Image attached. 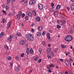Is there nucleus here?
<instances>
[{
    "mask_svg": "<svg viewBox=\"0 0 74 74\" xmlns=\"http://www.w3.org/2000/svg\"><path fill=\"white\" fill-rule=\"evenodd\" d=\"M42 44H43V45H45V41H43Z\"/></svg>",
    "mask_w": 74,
    "mask_h": 74,
    "instance_id": "obj_53",
    "label": "nucleus"
},
{
    "mask_svg": "<svg viewBox=\"0 0 74 74\" xmlns=\"http://www.w3.org/2000/svg\"><path fill=\"white\" fill-rule=\"evenodd\" d=\"M72 39L73 38L71 36L68 35L65 37L64 40L66 41H70L72 40Z\"/></svg>",
    "mask_w": 74,
    "mask_h": 74,
    "instance_id": "obj_2",
    "label": "nucleus"
},
{
    "mask_svg": "<svg viewBox=\"0 0 74 74\" xmlns=\"http://www.w3.org/2000/svg\"><path fill=\"white\" fill-rule=\"evenodd\" d=\"M51 50V48H49L47 51V53L48 54L49 53V52H50Z\"/></svg>",
    "mask_w": 74,
    "mask_h": 74,
    "instance_id": "obj_18",
    "label": "nucleus"
},
{
    "mask_svg": "<svg viewBox=\"0 0 74 74\" xmlns=\"http://www.w3.org/2000/svg\"><path fill=\"white\" fill-rule=\"evenodd\" d=\"M36 19L37 21H38V22H40V21H41V18L38 17H36Z\"/></svg>",
    "mask_w": 74,
    "mask_h": 74,
    "instance_id": "obj_12",
    "label": "nucleus"
},
{
    "mask_svg": "<svg viewBox=\"0 0 74 74\" xmlns=\"http://www.w3.org/2000/svg\"><path fill=\"white\" fill-rule=\"evenodd\" d=\"M34 23H32L31 25L32 26H34Z\"/></svg>",
    "mask_w": 74,
    "mask_h": 74,
    "instance_id": "obj_63",
    "label": "nucleus"
},
{
    "mask_svg": "<svg viewBox=\"0 0 74 74\" xmlns=\"http://www.w3.org/2000/svg\"><path fill=\"white\" fill-rule=\"evenodd\" d=\"M28 2L27 1H25L24 2V3L23 4V5H27V3Z\"/></svg>",
    "mask_w": 74,
    "mask_h": 74,
    "instance_id": "obj_21",
    "label": "nucleus"
},
{
    "mask_svg": "<svg viewBox=\"0 0 74 74\" xmlns=\"http://www.w3.org/2000/svg\"><path fill=\"white\" fill-rule=\"evenodd\" d=\"M30 53L31 54H33L34 52H33V50L32 49H30Z\"/></svg>",
    "mask_w": 74,
    "mask_h": 74,
    "instance_id": "obj_24",
    "label": "nucleus"
},
{
    "mask_svg": "<svg viewBox=\"0 0 74 74\" xmlns=\"http://www.w3.org/2000/svg\"><path fill=\"white\" fill-rule=\"evenodd\" d=\"M27 14L28 15L30 16V17H32V14L31 12H30L29 11H27Z\"/></svg>",
    "mask_w": 74,
    "mask_h": 74,
    "instance_id": "obj_8",
    "label": "nucleus"
},
{
    "mask_svg": "<svg viewBox=\"0 0 74 74\" xmlns=\"http://www.w3.org/2000/svg\"><path fill=\"white\" fill-rule=\"evenodd\" d=\"M49 32L50 33H52V31L51 30H49Z\"/></svg>",
    "mask_w": 74,
    "mask_h": 74,
    "instance_id": "obj_52",
    "label": "nucleus"
},
{
    "mask_svg": "<svg viewBox=\"0 0 74 74\" xmlns=\"http://www.w3.org/2000/svg\"><path fill=\"white\" fill-rule=\"evenodd\" d=\"M66 8L67 9V10H68V11H70V8L69 7H67Z\"/></svg>",
    "mask_w": 74,
    "mask_h": 74,
    "instance_id": "obj_43",
    "label": "nucleus"
},
{
    "mask_svg": "<svg viewBox=\"0 0 74 74\" xmlns=\"http://www.w3.org/2000/svg\"><path fill=\"white\" fill-rule=\"evenodd\" d=\"M32 13L33 14V15H34L35 16H36L37 14L36 13V11H35V10H33Z\"/></svg>",
    "mask_w": 74,
    "mask_h": 74,
    "instance_id": "obj_16",
    "label": "nucleus"
},
{
    "mask_svg": "<svg viewBox=\"0 0 74 74\" xmlns=\"http://www.w3.org/2000/svg\"><path fill=\"white\" fill-rule=\"evenodd\" d=\"M38 63H40V62H41V59H40L38 61Z\"/></svg>",
    "mask_w": 74,
    "mask_h": 74,
    "instance_id": "obj_46",
    "label": "nucleus"
},
{
    "mask_svg": "<svg viewBox=\"0 0 74 74\" xmlns=\"http://www.w3.org/2000/svg\"><path fill=\"white\" fill-rule=\"evenodd\" d=\"M39 52L40 53H42V49H39Z\"/></svg>",
    "mask_w": 74,
    "mask_h": 74,
    "instance_id": "obj_30",
    "label": "nucleus"
},
{
    "mask_svg": "<svg viewBox=\"0 0 74 74\" xmlns=\"http://www.w3.org/2000/svg\"><path fill=\"white\" fill-rule=\"evenodd\" d=\"M31 31H32V32H34V29H31Z\"/></svg>",
    "mask_w": 74,
    "mask_h": 74,
    "instance_id": "obj_57",
    "label": "nucleus"
},
{
    "mask_svg": "<svg viewBox=\"0 0 74 74\" xmlns=\"http://www.w3.org/2000/svg\"><path fill=\"white\" fill-rule=\"evenodd\" d=\"M48 71L49 73H51V69H49L48 70Z\"/></svg>",
    "mask_w": 74,
    "mask_h": 74,
    "instance_id": "obj_55",
    "label": "nucleus"
},
{
    "mask_svg": "<svg viewBox=\"0 0 74 74\" xmlns=\"http://www.w3.org/2000/svg\"><path fill=\"white\" fill-rule=\"evenodd\" d=\"M60 61H61V62H63V59H60Z\"/></svg>",
    "mask_w": 74,
    "mask_h": 74,
    "instance_id": "obj_64",
    "label": "nucleus"
},
{
    "mask_svg": "<svg viewBox=\"0 0 74 74\" xmlns=\"http://www.w3.org/2000/svg\"><path fill=\"white\" fill-rule=\"evenodd\" d=\"M65 63L66 66H69V62H68V61L67 60H65Z\"/></svg>",
    "mask_w": 74,
    "mask_h": 74,
    "instance_id": "obj_17",
    "label": "nucleus"
},
{
    "mask_svg": "<svg viewBox=\"0 0 74 74\" xmlns=\"http://www.w3.org/2000/svg\"><path fill=\"white\" fill-rule=\"evenodd\" d=\"M58 50H59V49H58V48H57L56 49L54 50V52H55L56 53L58 51Z\"/></svg>",
    "mask_w": 74,
    "mask_h": 74,
    "instance_id": "obj_29",
    "label": "nucleus"
},
{
    "mask_svg": "<svg viewBox=\"0 0 74 74\" xmlns=\"http://www.w3.org/2000/svg\"><path fill=\"white\" fill-rule=\"evenodd\" d=\"M58 10H55L54 11H53V12H58Z\"/></svg>",
    "mask_w": 74,
    "mask_h": 74,
    "instance_id": "obj_54",
    "label": "nucleus"
},
{
    "mask_svg": "<svg viewBox=\"0 0 74 74\" xmlns=\"http://www.w3.org/2000/svg\"><path fill=\"white\" fill-rule=\"evenodd\" d=\"M57 22H58V24L60 25H63L66 23V21L64 20H63L62 21L59 20V21H57Z\"/></svg>",
    "mask_w": 74,
    "mask_h": 74,
    "instance_id": "obj_3",
    "label": "nucleus"
},
{
    "mask_svg": "<svg viewBox=\"0 0 74 74\" xmlns=\"http://www.w3.org/2000/svg\"><path fill=\"white\" fill-rule=\"evenodd\" d=\"M38 8L39 10H41L43 9V6L41 4H39L38 5Z\"/></svg>",
    "mask_w": 74,
    "mask_h": 74,
    "instance_id": "obj_4",
    "label": "nucleus"
},
{
    "mask_svg": "<svg viewBox=\"0 0 74 74\" xmlns=\"http://www.w3.org/2000/svg\"><path fill=\"white\" fill-rule=\"evenodd\" d=\"M9 37H10L7 40H8V41H9L11 42L12 41L11 40V38H13L14 36H12V35H10Z\"/></svg>",
    "mask_w": 74,
    "mask_h": 74,
    "instance_id": "obj_6",
    "label": "nucleus"
},
{
    "mask_svg": "<svg viewBox=\"0 0 74 74\" xmlns=\"http://www.w3.org/2000/svg\"><path fill=\"white\" fill-rule=\"evenodd\" d=\"M51 5L52 7H53V6H54V4H53V3H51Z\"/></svg>",
    "mask_w": 74,
    "mask_h": 74,
    "instance_id": "obj_50",
    "label": "nucleus"
},
{
    "mask_svg": "<svg viewBox=\"0 0 74 74\" xmlns=\"http://www.w3.org/2000/svg\"><path fill=\"white\" fill-rule=\"evenodd\" d=\"M57 29H60V28H61V26L59 25H58L57 26Z\"/></svg>",
    "mask_w": 74,
    "mask_h": 74,
    "instance_id": "obj_34",
    "label": "nucleus"
},
{
    "mask_svg": "<svg viewBox=\"0 0 74 74\" xmlns=\"http://www.w3.org/2000/svg\"><path fill=\"white\" fill-rule=\"evenodd\" d=\"M16 35L18 37H21V32H17L16 33Z\"/></svg>",
    "mask_w": 74,
    "mask_h": 74,
    "instance_id": "obj_13",
    "label": "nucleus"
},
{
    "mask_svg": "<svg viewBox=\"0 0 74 74\" xmlns=\"http://www.w3.org/2000/svg\"><path fill=\"white\" fill-rule=\"evenodd\" d=\"M20 26H24V24L23 23H21L20 24Z\"/></svg>",
    "mask_w": 74,
    "mask_h": 74,
    "instance_id": "obj_36",
    "label": "nucleus"
},
{
    "mask_svg": "<svg viewBox=\"0 0 74 74\" xmlns=\"http://www.w3.org/2000/svg\"><path fill=\"white\" fill-rule=\"evenodd\" d=\"M47 38L49 40H50V41H51V40H52L50 39L51 38V36H50V34H47Z\"/></svg>",
    "mask_w": 74,
    "mask_h": 74,
    "instance_id": "obj_10",
    "label": "nucleus"
},
{
    "mask_svg": "<svg viewBox=\"0 0 74 74\" xmlns=\"http://www.w3.org/2000/svg\"><path fill=\"white\" fill-rule=\"evenodd\" d=\"M25 1V0H21V3H23Z\"/></svg>",
    "mask_w": 74,
    "mask_h": 74,
    "instance_id": "obj_58",
    "label": "nucleus"
},
{
    "mask_svg": "<svg viewBox=\"0 0 74 74\" xmlns=\"http://www.w3.org/2000/svg\"><path fill=\"white\" fill-rule=\"evenodd\" d=\"M7 2L8 3H11V0H7Z\"/></svg>",
    "mask_w": 74,
    "mask_h": 74,
    "instance_id": "obj_42",
    "label": "nucleus"
},
{
    "mask_svg": "<svg viewBox=\"0 0 74 74\" xmlns=\"http://www.w3.org/2000/svg\"><path fill=\"white\" fill-rule=\"evenodd\" d=\"M65 74H68V72H65Z\"/></svg>",
    "mask_w": 74,
    "mask_h": 74,
    "instance_id": "obj_61",
    "label": "nucleus"
},
{
    "mask_svg": "<svg viewBox=\"0 0 74 74\" xmlns=\"http://www.w3.org/2000/svg\"><path fill=\"white\" fill-rule=\"evenodd\" d=\"M20 18V15H19V14H18L16 15V18L17 19V20H18V19H19Z\"/></svg>",
    "mask_w": 74,
    "mask_h": 74,
    "instance_id": "obj_19",
    "label": "nucleus"
},
{
    "mask_svg": "<svg viewBox=\"0 0 74 74\" xmlns=\"http://www.w3.org/2000/svg\"><path fill=\"white\" fill-rule=\"evenodd\" d=\"M7 60H11V57L10 56L7 58Z\"/></svg>",
    "mask_w": 74,
    "mask_h": 74,
    "instance_id": "obj_25",
    "label": "nucleus"
},
{
    "mask_svg": "<svg viewBox=\"0 0 74 74\" xmlns=\"http://www.w3.org/2000/svg\"><path fill=\"white\" fill-rule=\"evenodd\" d=\"M26 43V42H25V41L23 40H22L20 42V45H24Z\"/></svg>",
    "mask_w": 74,
    "mask_h": 74,
    "instance_id": "obj_9",
    "label": "nucleus"
},
{
    "mask_svg": "<svg viewBox=\"0 0 74 74\" xmlns=\"http://www.w3.org/2000/svg\"><path fill=\"white\" fill-rule=\"evenodd\" d=\"M22 14V12H20L18 13L19 15H21Z\"/></svg>",
    "mask_w": 74,
    "mask_h": 74,
    "instance_id": "obj_47",
    "label": "nucleus"
},
{
    "mask_svg": "<svg viewBox=\"0 0 74 74\" xmlns=\"http://www.w3.org/2000/svg\"><path fill=\"white\" fill-rule=\"evenodd\" d=\"M26 37L29 41H34V40L33 36L30 34H28L26 35Z\"/></svg>",
    "mask_w": 74,
    "mask_h": 74,
    "instance_id": "obj_1",
    "label": "nucleus"
},
{
    "mask_svg": "<svg viewBox=\"0 0 74 74\" xmlns=\"http://www.w3.org/2000/svg\"><path fill=\"white\" fill-rule=\"evenodd\" d=\"M69 60H70V61L71 62H73V59H71V58H70V59H69Z\"/></svg>",
    "mask_w": 74,
    "mask_h": 74,
    "instance_id": "obj_49",
    "label": "nucleus"
},
{
    "mask_svg": "<svg viewBox=\"0 0 74 74\" xmlns=\"http://www.w3.org/2000/svg\"><path fill=\"white\" fill-rule=\"evenodd\" d=\"M37 35L38 36L40 37V36H41V33L40 32H37Z\"/></svg>",
    "mask_w": 74,
    "mask_h": 74,
    "instance_id": "obj_23",
    "label": "nucleus"
},
{
    "mask_svg": "<svg viewBox=\"0 0 74 74\" xmlns=\"http://www.w3.org/2000/svg\"><path fill=\"white\" fill-rule=\"evenodd\" d=\"M50 55L51 56H53L54 55L53 54V52L51 51L50 53Z\"/></svg>",
    "mask_w": 74,
    "mask_h": 74,
    "instance_id": "obj_28",
    "label": "nucleus"
},
{
    "mask_svg": "<svg viewBox=\"0 0 74 74\" xmlns=\"http://www.w3.org/2000/svg\"><path fill=\"white\" fill-rule=\"evenodd\" d=\"M21 16L22 17H25V14L24 13H23L21 15Z\"/></svg>",
    "mask_w": 74,
    "mask_h": 74,
    "instance_id": "obj_38",
    "label": "nucleus"
},
{
    "mask_svg": "<svg viewBox=\"0 0 74 74\" xmlns=\"http://www.w3.org/2000/svg\"><path fill=\"white\" fill-rule=\"evenodd\" d=\"M46 34V32L44 31L42 32V36H44V35H45V34Z\"/></svg>",
    "mask_w": 74,
    "mask_h": 74,
    "instance_id": "obj_33",
    "label": "nucleus"
},
{
    "mask_svg": "<svg viewBox=\"0 0 74 74\" xmlns=\"http://www.w3.org/2000/svg\"><path fill=\"white\" fill-rule=\"evenodd\" d=\"M61 47L62 48H66V46H64L63 45H61Z\"/></svg>",
    "mask_w": 74,
    "mask_h": 74,
    "instance_id": "obj_37",
    "label": "nucleus"
},
{
    "mask_svg": "<svg viewBox=\"0 0 74 74\" xmlns=\"http://www.w3.org/2000/svg\"><path fill=\"white\" fill-rule=\"evenodd\" d=\"M2 22L3 23H4V19H3L2 20Z\"/></svg>",
    "mask_w": 74,
    "mask_h": 74,
    "instance_id": "obj_62",
    "label": "nucleus"
},
{
    "mask_svg": "<svg viewBox=\"0 0 74 74\" xmlns=\"http://www.w3.org/2000/svg\"><path fill=\"white\" fill-rule=\"evenodd\" d=\"M71 8L73 11L74 10V3H73L71 5Z\"/></svg>",
    "mask_w": 74,
    "mask_h": 74,
    "instance_id": "obj_15",
    "label": "nucleus"
},
{
    "mask_svg": "<svg viewBox=\"0 0 74 74\" xmlns=\"http://www.w3.org/2000/svg\"><path fill=\"white\" fill-rule=\"evenodd\" d=\"M37 56H35L34 57V60H35L36 61H37V59H38V58H37Z\"/></svg>",
    "mask_w": 74,
    "mask_h": 74,
    "instance_id": "obj_22",
    "label": "nucleus"
},
{
    "mask_svg": "<svg viewBox=\"0 0 74 74\" xmlns=\"http://www.w3.org/2000/svg\"><path fill=\"white\" fill-rule=\"evenodd\" d=\"M60 7H61L60 5H57L56 7V9L57 10H60Z\"/></svg>",
    "mask_w": 74,
    "mask_h": 74,
    "instance_id": "obj_11",
    "label": "nucleus"
},
{
    "mask_svg": "<svg viewBox=\"0 0 74 74\" xmlns=\"http://www.w3.org/2000/svg\"><path fill=\"white\" fill-rule=\"evenodd\" d=\"M26 53L27 55H29V53H30V51H26Z\"/></svg>",
    "mask_w": 74,
    "mask_h": 74,
    "instance_id": "obj_41",
    "label": "nucleus"
},
{
    "mask_svg": "<svg viewBox=\"0 0 74 74\" xmlns=\"http://www.w3.org/2000/svg\"><path fill=\"white\" fill-rule=\"evenodd\" d=\"M25 18L26 20H28V19H29V18L28 17V16H25Z\"/></svg>",
    "mask_w": 74,
    "mask_h": 74,
    "instance_id": "obj_35",
    "label": "nucleus"
},
{
    "mask_svg": "<svg viewBox=\"0 0 74 74\" xmlns=\"http://www.w3.org/2000/svg\"><path fill=\"white\" fill-rule=\"evenodd\" d=\"M13 64V63L12 62H11L10 63V66L11 67H12V65Z\"/></svg>",
    "mask_w": 74,
    "mask_h": 74,
    "instance_id": "obj_44",
    "label": "nucleus"
},
{
    "mask_svg": "<svg viewBox=\"0 0 74 74\" xmlns=\"http://www.w3.org/2000/svg\"><path fill=\"white\" fill-rule=\"evenodd\" d=\"M38 29L39 30H40V31H41V30H42V29H43V28L42 27V26H40V27H39Z\"/></svg>",
    "mask_w": 74,
    "mask_h": 74,
    "instance_id": "obj_14",
    "label": "nucleus"
},
{
    "mask_svg": "<svg viewBox=\"0 0 74 74\" xmlns=\"http://www.w3.org/2000/svg\"><path fill=\"white\" fill-rule=\"evenodd\" d=\"M4 48L6 49H7V50H8V47L7 45L5 46Z\"/></svg>",
    "mask_w": 74,
    "mask_h": 74,
    "instance_id": "obj_27",
    "label": "nucleus"
},
{
    "mask_svg": "<svg viewBox=\"0 0 74 74\" xmlns=\"http://www.w3.org/2000/svg\"><path fill=\"white\" fill-rule=\"evenodd\" d=\"M5 8L6 10H8L9 8V7L7 5H6L5 6Z\"/></svg>",
    "mask_w": 74,
    "mask_h": 74,
    "instance_id": "obj_32",
    "label": "nucleus"
},
{
    "mask_svg": "<svg viewBox=\"0 0 74 74\" xmlns=\"http://www.w3.org/2000/svg\"><path fill=\"white\" fill-rule=\"evenodd\" d=\"M15 70L16 71L18 72L19 71V69L18 67H17L16 68Z\"/></svg>",
    "mask_w": 74,
    "mask_h": 74,
    "instance_id": "obj_26",
    "label": "nucleus"
},
{
    "mask_svg": "<svg viewBox=\"0 0 74 74\" xmlns=\"http://www.w3.org/2000/svg\"><path fill=\"white\" fill-rule=\"evenodd\" d=\"M50 67H54V65L51 64L50 66Z\"/></svg>",
    "mask_w": 74,
    "mask_h": 74,
    "instance_id": "obj_45",
    "label": "nucleus"
},
{
    "mask_svg": "<svg viewBox=\"0 0 74 74\" xmlns=\"http://www.w3.org/2000/svg\"><path fill=\"white\" fill-rule=\"evenodd\" d=\"M53 12V15H56V14H55V13L56 12Z\"/></svg>",
    "mask_w": 74,
    "mask_h": 74,
    "instance_id": "obj_59",
    "label": "nucleus"
},
{
    "mask_svg": "<svg viewBox=\"0 0 74 74\" xmlns=\"http://www.w3.org/2000/svg\"><path fill=\"white\" fill-rule=\"evenodd\" d=\"M47 57L48 59H51V56H47Z\"/></svg>",
    "mask_w": 74,
    "mask_h": 74,
    "instance_id": "obj_56",
    "label": "nucleus"
},
{
    "mask_svg": "<svg viewBox=\"0 0 74 74\" xmlns=\"http://www.w3.org/2000/svg\"><path fill=\"white\" fill-rule=\"evenodd\" d=\"M2 12H3V13H4V14H5V15H6V12H5V11L3 10L2 11Z\"/></svg>",
    "mask_w": 74,
    "mask_h": 74,
    "instance_id": "obj_40",
    "label": "nucleus"
},
{
    "mask_svg": "<svg viewBox=\"0 0 74 74\" xmlns=\"http://www.w3.org/2000/svg\"><path fill=\"white\" fill-rule=\"evenodd\" d=\"M4 35V33L3 32H2L0 34V37H2Z\"/></svg>",
    "mask_w": 74,
    "mask_h": 74,
    "instance_id": "obj_20",
    "label": "nucleus"
},
{
    "mask_svg": "<svg viewBox=\"0 0 74 74\" xmlns=\"http://www.w3.org/2000/svg\"><path fill=\"white\" fill-rule=\"evenodd\" d=\"M35 3H36V1H35L34 0H31L29 1V4L30 5H33Z\"/></svg>",
    "mask_w": 74,
    "mask_h": 74,
    "instance_id": "obj_5",
    "label": "nucleus"
},
{
    "mask_svg": "<svg viewBox=\"0 0 74 74\" xmlns=\"http://www.w3.org/2000/svg\"><path fill=\"white\" fill-rule=\"evenodd\" d=\"M15 59H16V60H19V58H18V56H16L15 57Z\"/></svg>",
    "mask_w": 74,
    "mask_h": 74,
    "instance_id": "obj_39",
    "label": "nucleus"
},
{
    "mask_svg": "<svg viewBox=\"0 0 74 74\" xmlns=\"http://www.w3.org/2000/svg\"><path fill=\"white\" fill-rule=\"evenodd\" d=\"M8 16H11L12 15V14L11 13H10L9 14H8Z\"/></svg>",
    "mask_w": 74,
    "mask_h": 74,
    "instance_id": "obj_51",
    "label": "nucleus"
},
{
    "mask_svg": "<svg viewBox=\"0 0 74 74\" xmlns=\"http://www.w3.org/2000/svg\"><path fill=\"white\" fill-rule=\"evenodd\" d=\"M70 33H71V34H72L73 32V31H71Z\"/></svg>",
    "mask_w": 74,
    "mask_h": 74,
    "instance_id": "obj_60",
    "label": "nucleus"
},
{
    "mask_svg": "<svg viewBox=\"0 0 74 74\" xmlns=\"http://www.w3.org/2000/svg\"><path fill=\"white\" fill-rule=\"evenodd\" d=\"M24 55H25V54L24 53H23L21 54V56L22 58H23V57H24Z\"/></svg>",
    "mask_w": 74,
    "mask_h": 74,
    "instance_id": "obj_31",
    "label": "nucleus"
},
{
    "mask_svg": "<svg viewBox=\"0 0 74 74\" xmlns=\"http://www.w3.org/2000/svg\"><path fill=\"white\" fill-rule=\"evenodd\" d=\"M11 22L9 21L7 23V28H9L10 27V26H11Z\"/></svg>",
    "mask_w": 74,
    "mask_h": 74,
    "instance_id": "obj_7",
    "label": "nucleus"
},
{
    "mask_svg": "<svg viewBox=\"0 0 74 74\" xmlns=\"http://www.w3.org/2000/svg\"><path fill=\"white\" fill-rule=\"evenodd\" d=\"M26 51H29V47H27L26 49Z\"/></svg>",
    "mask_w": 74,
    "mask_h": 74,
    "instance_id": "obj_48",
    "label": "nucleus"
}]
</instances>
